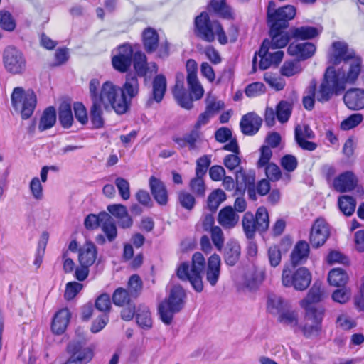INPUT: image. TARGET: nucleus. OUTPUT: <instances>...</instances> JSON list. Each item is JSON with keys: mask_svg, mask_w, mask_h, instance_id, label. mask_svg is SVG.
<instances>
[{"mask_svg": "<svg viewBox=\"0 0 364 364\" xmlns=\"http://www.w3.org/2000/svg\"><path fill=\"white\" fill-rule=\"evenodd\" d=\"M357 183L358 179L355 174L352 171H346L334 178L333 186L336 191L344 193L354 189Z\"/></svg>", "mask_w": 364, "mask_h": 364, "instance_id": "dca6fc26", "label": "nucleus"}, {"mask_svg": "<svg viewBox=\"0 0 364 364\" xmlns=\"http://www.w3.org/2000/svg\"><path fill=\"white\" fill-rule=\"evenodd\" d=\"M173 94L178 104L186 109H191L193 107V97L190 95H188L186 92L183 83L176 81V83L173 90Z\"/></svg>", "mask_w": 364, "mask_h": 364, "instance_id": "cd10ccee", "label": "nucleus"}, {"mask_svg": "<svg viewBox=\"0 0 364 364\" xmlns=\"http://www.w3.org/2000/svg\"><path fill=\"white\" fill-rule=\"evenodd\" d=\"M309 245L304 240L299 241L294 246L291 255L290 261L294 267L304 264L309 255Z\"/></svg>", "mask_w": 364, "mask_h": 364, "instance_id": "aec40b11", "label": "nucleus"}, {"mask_svg": "<svg viewBox=\"0 0 364 364\" xmlns=\"http://www.w3.org/2000/svg\"><path fill=\"white\" fill-rule=\"evenodd\" d=\"M209 10H212L222 18L228 19L232 18L230 9L226 5L223 0H212L209 5Z\"/></svg>", "mask_w": 364, "mask_h": 364, "instance_id": "49530a36", "label": "nucleus"}, {"mask_svg": "<svg viewBox=\"0 0 364 364\" xmlns=\"http://www.w3.org/2000/svg\"><path fill=\"white\" fill-rule=\"evenodd\" d=\"M291 104L287 101L279 102L276 108L277 119L281 123H285L289 120L291 114Z\"/></svg>", "mask_w": 364, "mask_h": 364, "instance_id": "3c124183", "label": "nucleus"}, {"mask_svg": "<svg viewBox=\"0 0 364 364\" xmlns=\"http://www.w3.org/2000/svg\"><path fill=\"white\" fill-rule=\"evenodd\" d=\"M186 137L190 150L198 149L200 144L204 141L202 133L196 128L186 134Z\"/></svg>", "mask_w": 364, "mask_h": 364, "instance_id": "5fc2aeb1", "label": "nucleus"}, {"mask_svg": "<svg viewBox=\"0 0 364 364\" xmlns=\"http://www.w3.org/2000/svg\"><path fill=\"white\" fill-rule=\"evenodd\" d=\"M269 50H272L269 48V41L264 40L261 46V48L258 53H255V57L252 60V68L253 71L255 72V65L257 60V56L259 57V68L261 70H266L271 65H274L271 60V55L269 54Z\"/></svg>", "mask_w": 364, "mask_h": 364, "instance_id": "393cba45", "label": "nucleus"}, {"mask_svg": "<svg viewBox=\"0 0 364 364\" xmlns=\"http://www.w3.org/2000/svg\"><path fill=\"white\" fill-rule=\"evenodd\" d=\"M194 33L201 40L211 43L218 37L222 45L228 43V37L222 25L215 20H211L206 12H202L196 16L194 21Z\"/></svg>", "mask_w": 364, "mask_h": 364, "instance_id": "7ed1b4c3", "label": "nucleus"}, {"mask_svg": "<svg viewBox=\"0 0 364 364\" xmlns=\"http://www.w3.org/2000/svg\"><path fill=\"white\" fill-rule=\"evenodd\" d=\"M240 217L231 206L222 208L218 215V223L225 229L235 228L239 222Z\"/></svg>", "mask_w": 364, "mask_h": 364, "instance_id": "6ab92c4d", "label": "nucleus"}, {"mask_svg": "<svg viewBox=\"0 0 364 364\" xmlns=\"http://www.w3.org/2000/svg\"><path fill=\"white\" fill-rule=\"evenodd\" d=\"M29 189L33 198L37 200H41L43 198V186L38 177L31 179L29 184Z\"/></svg>", "mask_w": 364, "mask_h": 364, "instance_id": "e2e57ef3", "label": "nucleus"}, {"mask_svg": "<svg viewBox=\"0 0 364 364\" xmlns=\"http://www.w3.org/2000/svg\"><path fill=\"white\" fill-rule=\"evenodd\" d=\"M265 90V86L262 82H256L248 85L245 92L247 97H255L264 94Z\"/></svg>", "mask_w": 364, "mask_h": 364, "instance_id": "774afa93", "label": "nucleus"}, {"mask_svg": "<svg viewBox=\"0 0 364 364\" xmlns=\"http://www.w3.org/2000/svg\"><path fill=\"white\" fill-rule=\"evenodd\" d=\"M323 298V291L320 284H314L309 291L306 297L300 301V306L305 309L306 312L308 309H318L311 306V304L318 303Z\"/></svg>", "mask_w": 364, "mask_h": 364, "instance_id": "bb28decb", "label": "nucleus"}, {"mask_svg": "<svg viewBox=\"0 0 364 364\" xmlns=\"http://www.w3.org/2000/svg\"><path fill=\"white\" fill-rule=\"evenodd\" d=\"M237 183L241 188H247L255 186V176L253 173L240 171L237 173Z\"/></svg>", "mask_w": 364, "mask_h": 364, "instance_id": "4d7b16f0", "label": "nucleus"}, {"mask_svg": "<svg viewBox=\"0 0 364 364\" xmlns=\"http://www.w3.org/2000/svg\"><path fill=\"white\" fill-rule=\"evenodd\" d=\"M97 258V248L91 242H87L78 250V260L80 265L90 267Z\"/></svg>", "mask_w": 364, "mask_h": 364, "instance_id": "b1692460", "label": "nucleus"}, {"mask_svg": "<svg viewBox=\"0 0 364 364\" xmlns=\"http://www.w3.org/2000/svg\"><path fill=\"white\" fill-rule=\"evenodd\" d=\"M11 100L13 108L21 114L23 119H28L32 116L37 103V97L33 91L25 92L22 87H15Z\"/></svg>", "mask_w": 364, "mask_h": 364, "instance_id": "39448f33", "label": "nucleus"}, {"mask_svg": "<svg viewBox=\"0 0 364 364\" xmlns=\"http://www.w3.org/2000/svg\"><path fill=\"white\" fill-rule=\"evenodd\" d=\"M287 28H277L273 31V28H269V48L272 50L282 48L285 47L290 41V34L287 31Z\"/></svg>", "mask_w": 364, "mask_h": 364, "instance_id": "5701e85b", "label": "nucleus"}, {"mask_svg": "<svg viewBox=\"0 0 364 364\" xmlns=\"http://www.w3.org/2000/svg\"><path fill=\"white\" fill-rule=\"evenodd\" d=\"M143 42L145 50L148 53H153L156 50L159 46V35L152 28H146L143 32Z\"/></svg>", "mask_w": 364, "mask_h": 364, "instance_id": "473e14b6", "label": "nucleus"}, {"mask_svg": "<svg viewBox=\"0 0 364 364\" xmlns=\"http://www.w3.org/2000/svg\"><path fill=\"white\" fill-rule=\"evenodd\" d=\"M205 261L200 252H196L192 257V264L187 262L181 264L176 270L177 277L182 281H188L193 288L200 292L203 289L201 274L204 270Z\"/></svg>", "mask_w": 364, "mask_h": 364, "instance_id": "20e7f679", "label": "nucleus"}, {"mask_svg": "<svg viewBox=\"0 0 364 364\" xmlns=\"http://www.w3.org/2000/svg\"><path fill=\"white\" fill-rule=\"evenodd\" d=\"M59 119L64 128L71 127L73 122L71 105L68 103L63 102L59 108Z\"/></svg>", "mask_w": 364, "mask_h": 364, "instance_id": "de8ad7c7", "label": "nucleus"}, {"mask_svg": "<svg viewBox=\"0 0 364 364\" xmlns=\"http://www.w3.org/2000/svg\"><path fill=\"white\" fill-rule=\"evenodd\" d=\"M149 187L156 201L160 205H166L168 202V193L164 183L159 178L151 176Z\"/></svg>", "mask_w": 364, "mask_h": 364, "instance_id": "4be33fe9", "label": "nucleus"}, {"mask_svg": "<svg viewBox=\"0 0 364 364\" xmlns=\"http://www.w3.org/2000/svg\"><path fill=\"white\" fill-rule=\"evenodd\" d=\"M330 236V228L323 218H318L313 223L309 242L313 248H318L323 246Z\"/></svg>", "mask_w": 364, "mask_h": 364, "instance_id": "f8f14e48", "label": "nucleus"}, {"mask_svg": "<svg viewBox=\"0 0 364 364\" xmlns=\"http://www.w3.org/2000/svg\"><path fill=\"white\" fill-rule=\"evenodd\" d=\"M254 216L257 231L259 232H266L269 226V214L267 209L264 207H259Z\"/></svg>", "mask_w": 364, "mask_h": 364, "instance_id": "79ce46f5", "label": "nucleus"}, {"mask_svg": "<svg viewBox=\"0 0 364 364\" xmlns=\"http://www.w3.org/2000/svg\"><path fill=\"white\" fill-rule=\"evenodd\" d=\"M205 176H197L190 181V188L196 194L203 196L205 191V186L203 180Z\"/></svg>", "mask_w": 364, "mask_h": 364, "instance_id": "052dcab7", "label": "nucleus"}, {"mask_svg": "<svg viewBox=\"0 0 364 364\" xmlns=\"http://www.w3.org/2000/svg\"><path fill=\"white\" fill-rule=\"evenodd\" d=\"M282 280L283 285L286 287H294L296 290L304 291L311 283V274L305 267H300L294 273L289 267H284Z\"/></svg>", "mask_w": 364, "mask_h": 364, "instance_id": "6e6552de", "label": "nucleus"}, {"mask_svg": "<svg viewBox=\"0 0 364 364\" xmlns=\"http://www.w3.org/2000/svg\"><path fill=\"white\" fill-rule=\"evenodd\" d=\"M278 321L283 325L289 326L296 331L299 327L298 312L295 310L284 309L279 314Z\"/></svg>", "mask_w": 364, "mask_h": 364, "instance_id": "e433bc0d", "label": "nucleus"}, {"mask_svg": "<svg viewBox=\"0 0 364 364\" xmlns=\"http://www.w3.org/2000/svg\"><path fill=\"white\" fill-rule=\"evenodd\" d=\"M275 3L269 1L267 8V23L273 31L277 28H287L289 22L296 15V9L293 6L287 5L275 9Z\"/></svg>", "mask_w": 364, "mask_h": 364, "instance_id": "0eeeda50", "label": "nucleus"}, {"mask_svg": "<svg viewBox=\"0 0 364 364\" xmlns=\"http://www.w3.org/2000/svg\"><path fill=\"white\" fill-rule=\"evenodd\" d=\"M166 90V80L162 75H156L153 80L152 99L160 102Z\"/></svg>", "mask_w": 364, "mask_h": 364, "instance_id": "2f4dec72", "label": "nucleus"}, {"mask_svg": "<svg viewBox=\"0 0 364 364\" xmlns=\"http://www.w3.org/2000/svg\"><path fill=\"white\" fill-rule=\"evenodd\" d=\"M346 105L350 109L360 110L364 108V90L353 88L348 90L343 96Z\"/></svg>", "mask_w": 364, "mask_h": 364, "instance_id": "a211bd4d", "label": "nucleus"}, {"mask_svg": "<svg viewBox=\"0 0 364 364\" xmlns=\"http://www.w3.org/2000/svg\"><path fill=\"white\" fill-rule=\"evenodd\" d=\"M220 257L217 254L211 255L208 260L206 280L211 286H215L220 275Z\"/></svg>", "mask_w": 364, "mask_h": 364, "instance_id": "412c9836", "label": "nucleus"}, {"mask_svg": "<svg viewBox=\"0 0 364 364\" xmlns=\"http://www.w3.org/2000/svg\"><path fill=\"white\" fill-rule=\"evenodd\" d=\"M240 256V246L236 241H229L225 247L224 259L229 266H234L239 260Z\"/></svg>", "mask_w": 364, "mask_h": 364, "instance_id": "c85d7f7f", "label": "nucleus"}, {"mask_svg": "<svg viewBox=\"0 0 364 364\" xmlns=\"http://www.w3.org/2000/svg\"><path fill=\"white\" fill-rule=\"evenodd\" d=\"M70 313L68 309L59 310L54 316L51 329L55 334L60 335L65 331L70 321Z\"/></svg>", "mask_w": 364, "mask_h": 364, "instance_id": "a878e982", "label": "nucleus"}, {"mask_svg": "<svg viewBox=\"0 0 364 364\" xmlns=\"http://www.w3.org/2000/svg\"><path fill=\"white\" fill-rule=\"evenodd\" d=\"M338 205L345 215L350 216L355 211L356 202L353 197L345 195L338 198Z\"/></svg>", "mask_w": 364, "mask_h": 364, "instance_id": "c03bdc74", "label": "nucleus"}, {"mask_svg": "<svg viewBox=\"0 0 364 364\" xmlns=\"http://www.w3.org/2000/svg\"><path fill=\"white\" fill-rule=\"evenodd\" d=\"M131 297L132 296L125 289L119 287L114 291L112 301L115 305L122 306L130 302Z\"/></svg>", "mask_w": 364, "mask_h": 364, "instance_id": "6e6d98bb", "label": "nucleus"}, {"mask_svg": "<svg viewBox=\"0 0 364 364\" xmlns=\"http://www.w3.org/2000/svg\"><path fill=\"white\" fill-rule=\"evenodd\" d=\"M136 318L138 325L144 329L152 326V320L149 309L146 306H140L136 311Z\"/></svg>", "mask_w": 364, "mask_h": 364, "instance_id": "58836bf2", "label": "nucleus"}, {"mask_svg": "<svg viewBox=\"0 0 364 364\" xmlns=\"http://www.w3.org/2000/svg\"><path fill=\"white\" fill-rule=\"evenodd\" d=\"M4 63L11 73L20 74L26 69V59L23 53L16 48L7 47L4 52Z\"/></svg>", "mask_w": 364, "mask_h": 364, "instance_id": "9d476101", "label": "nucleus"}, {"mask_svg": "<svg viewBox=\"0 0 364 364\" xmlns=\"http://www.w3.org/2000/svg\"><path fill=\"white\" fill-rule=\"evenodd\" d=\"M0 27L7 31H12L15 29V20L9 12L0 11Z\"/></svg>", "mask_w": 364, "mask_h": 364, "instance_id": "bf43d9fd", "label": "nucleus"}, {"mask_svg": "<svg viewBox=\"0 0 364 364\" xmlns=\"http://www.w3.org/2000/svg\"><path fill=\"white\" fill-rule=\"evenodd\" d=\"M225 199L226 195L223 191L220 189L215 190L208 196V207L211 211L214 212Z\"/></svg>", "mask_w": 364, "mask_h": 364, "instance_id": "603ef678", "label": "nucleus"}, {"mask_svg": "<svg viewBox=\"0 0 364 364\" xmlns=\"http://www.w3.org/2000/svg\"><path fill=\"white\" fill-rule=\"evenodd\" d=\"M267 257L271 267H277L282 260L280 248L277 245L270 246L267 250Z\"/></svg>", "mask_w": 364, "mask_h": 364, "instance_id": "680f3d73", "label": "nucleus"}, {"mask_svg": "<svg viewBox=\"0 0 364 364\" xmlns=\"http://www.w3.org/2000/svg\"><path fill=\"white\" fill-rule=\"evenodd\" d=\"M187 84L190 95L195 100H198L204 95V90L197 76H187Z\"/></svg>", "mask_w": 364, "mask_h": 364, "instance_id": "a19ab883", "label": "nucleus"}, {"mask_svg": "<svg viewBox=\"0 0 364 364\" xmlns=\"http://www.w3.org/2000/svg\"><path fill=\"white\" fill-rule=\"evenodd\" d=\"M287 304V302L279 296L270 294L268 296L267 309L272 314H280L285 309Z\"/></svg>", "mask_w": 364, "mask_h": 364, "instance_id": "a18cd8bd", "label": "nucleus"}, {"mask_svg": "<svg viewBox=\"0 0 364 364\" xmlns=\"http://www.w3.org/2000/svg\"><path fill=\"white\" fill-rule=\"evenodd\" d=\"M115 185L118 189L119 193L124 200L130 198V186L127 180L118 177L115 180Z\"/></svg>", "mask_w": 364, "mask_h": 364, "instance_id": "0e129e2a", "label": "nucleus"}, {"mask_svg": "<svg viewBox=\"0 0 364 364\" xmlns=\"http://www.w3.org/2000/svg\"><path fill=\"white\" fill-rule=\"evenodd\" d=\"M357 56L355 51L349 48L346 42L336 41L332 43L331 50L328 54V60L333 65H339L347 60Z\"/></svg>", "mask_w": 364, "mask_h": 364, "instance_id": "ddd939ff", "label": "nucleus"}, {"mask_svg": "<svg viewBox=\"0 0 364 364\" xmlns=\"http://www.w3.org/2000/svg\"><path fill=\"white\" fill-rule=\"evenodd\" d=\"M262 122V119L260 117L253 112H250L242 117L240 126L244 134L252 136L259 131Z\"/></svg>", "mask_w": 364, "mask_h": 364, "instance_id": "f3484780", "label": "nucleus"}, {"mask_svg": "<svg viewBox=\"0 0 364 364\" xmlns=\"http://www.w3.org/2000/svg\"><path fill=\"white\" fill-rule=\"evenodd\" d=\"M186 293L180 286H174L170 291L168 299L159 307L161 318L166 324H170L174 313L178 312L184 306Z\"/></svg>", "mask_w": 364, "mask_h": 364, "instance_id": "423d86ee", "label": "nucleus"}, {"mask_svg": "<svg viewBox=\"0 0 364 364\" xmlns=\"http://www.w3.org/2000/svg\"><path fill=\"white\" fill-rule=\"evenodd\" d=\"M363 119V116L360 113H355L350 115L341 123V128L343 130H349L355 128L360 124Z\"/></svg>", "mask_w": 364, "mask_h": 364, "instance_id": "13d9d810", "label": "nucleus"}, {"mask_svg": "<svg viewBox=\"0 0 364 364\" xmlns=\"http://www.w3.org/2000/svg\"><path fill=\"white\" fill-rule=\"evenodd\" d=\"M133 63L134 68L136 73L139 76H144L147 72V63L146 55L141 53L136 52L134 55L133 54Z\"/></svg>", "mask_w": 364, "mask_h": 364, "instance_id": "864d4df0", "label": "nucleus"}, {"mask_svg": "<svg viewBox=\"0 0 364 364\" xmlns=\"http://www.w3.org/2000/svg\"><path fill=\"white\" fill-rule=\"evenodd\" d=\"M264 279V272L257 269L250 270L245 274L243 285L250 290H255L262 282Z\"/></svg>", "mask_w": 364, "mask_h": 364, "instance_id": "c756f323", "label": "nucleus"}, {"mask_svg": "<svg viewBox=\"0 0 364 364\" xmlns=\"http://www.w3.org/2000/svg\"><path fill=\"white\" fill-rule=\"evenodd\" d=\"M103 110H105V107L95 102H92L90 108V119L95 128H101L104 124L102 118Z\"/></svg>", "mask_w": 364, "mask_h": 364, "instance_id": "09e8293b", "label": "nucleus"}, {"mask_svg": "<svg viewBox=\"0 0 364 364\" xmlns=\"http://www.w3.org/2000/svg\"><path fill=\"white\" fill-rule=\"evenodd\" d=\"M316 90V82L315 80H312L309 86L306 88L304 95L303 97V105L304 107L308 109L311 110L314 107L315 98L317 100Z\"/></svg>", "mask_w": 364, "mask_h": 364, "instance_id": "37998d69", "label": "nucleus"}, {"mask_svg": "<svg viewBox=\"0 0 364 364\" xmlns=\"http://www.w3.org/2000/svg\"><path fill=\"white\" fill-rule=\"evenodd\" d=\"M265 82L272 88L277 91L282 90L285 86L284 80L272 73H266L264 75Z\"/></svg>", "mask_w": 364, "mask_h": 364, "instance_id": "69168bd1", "label": "nucleus"}, {"mask_svg": "<svg viewBox=\"0 0 364 364\" xmlns=\"http://www.w3.org/2000/svg\"><path fill=\"white\" fill-rule=\"evenodd\" d=\"M315 134L307 124H298L295 127L294 138L298 146L303 150L312 151H314L318 145L317 144L309 141L308 139H313Z\"/></svg>", "mask_w": 364, "mask_h": 364, "instance_id": "4468645a", "label": "nucleus"}, {"mask_svg": "<svg viewBox=\"0 0 364 364\" xmlns=\"http://www.w3.org/2000/svg\"><path fill=\"white\" fill-rule=\"evenodd\" d=\"M211 240L215 247L220 251L224 245V235L222 229L219 226H215L209 231Z\"/></svg>", "mask_w": 364, "mask_h": 364, "instance_id": "338daca9", "label": "nucleus"}, {"mask_svg": "<svg viewBox=\"0 0 364 364\" xmlns=\"http://www.w3.org/2000/svg\"><path fill=\"white\" fill-rule=\"evenodd\" d=\"M336 70L328 67L319 87L317 100L320 102L328 101L331 97L344 92L347 84H354L361 73L362 60L359 56L350 58L341 63Z\"/></svg>", "mask_w": 364, "mask_h": 364, "instance_id": "f257e3e1", "label": "nucleus"}, {"mask_svg": "<svg viewBox=\"0 0 364 364\" xmlns=\"http://www.w3.org/2000/svg\"><path fill=\"white\" fill-rule=\"evenodd\" d=\"M348 279L346 272L341 268H335L328 273V281L331 285L335 287L344 286Z\"/></svg>", "mask_w": 364, "mask_h": 364, "instance_id": "ea45409f", "label": "nucleus"}, {"mask_svg": "<svg viewBox=\"0 0 364 364\" xmlns=\"http://www.w3.org/2000/svg\"><path fill=\"white\" fill-rule=\"evenodd\" d=\"M303 68L298 60H289L284 63L281 67V74L286 77H291L300 73Z\"/></svg>", "mask_w": 364, "mask_h": 364, "instance_id": "8fccbe9b", "label": "nucleus"}, {"mask_svg": "<svg viewBox=\"0 0 364 364\" xmlns=\"http://www.w3.org/2000/svg\"><path fill=\"white\" fill-rule=\"evenodd\" d=\"M289 55L299 60H305L311 58L316 52V46L310 42L291 43L287 48Z\"/></svg>", "mask_w": 364, "mask_h": 364, "instance_id": "2eb2a0df", "label": "nucleus"}, {"mask_svg": "<svg viewBox=\"0 0 364 364\" xmlns=\"http://www.w3.org/2000/svg\"><path fill=\"white\" fill-rule=\"evenodd\" d=\"M55 109L53 107H49L45 109L41 117L38 124V129L41 132L48 129L55 124Z\"/></svg>", "mask_w": 364, "mask_h": 364, "instance_id": "c9c22d12", "label": "nucleus"}, {"mask_svg": "<svg viewBox=\"0 0 364 364\" xmlns=\"http://www.w3.org/2000/svg\"><path fill=\"white\" fill-rule=\"evenodd\" d=\"M121 92L127 95V100L130 102V100L136 97L139 92V82L137 77L133 74H127L126 82L121 88Z\"/></svg>", "mask_w": 364, "mask_h": 364, "instance_id": "7c9ffc66", "label": "nucleus"}, {"mask_svg": "<svg viewBox=\"0 0 364 364\" xmlns=\"http://www.w3.org/2000/svg\"><path fill=\"white\" fill-rule=\"evenodd\" d=\"M89 92L92 102H95L105 110L113 109L117 114H124L129 107L126 95L121 88L110 81H106L102 85L98 79L93 78L89 83Z\"/></svg>", "mask_w": 364, "mask_h": 364, "instance_id": "f03ea898", "label": "nucleus"}, {"mask_svg": "<svg viewBox=\"0 0 364 364\" xmlns=\"http://www.w3.org/2000/svg\"><path fill=\"white\" fill-rule=\"evenodd\" d=\"M320 33L321 31L317 28L306 26L294 28L291 35L295 38L307 40L316 37Z\"/></svg>", "mask_w": 364, "mask_h": 364, "instance_id": "f704fd0d", "label": "nucleus"}, {"mask_svg": "<svg viewBox=\"0 0 364 364\" xmlns=\"http://www.w3.org/2000/svg\"><path fill=\"white\" fill-rule=\"evenodd\" d=\"M112 55L113 68L120 73H126L131 66L133 58V50L131 46L127 43L121 45L113 51Z\"/></svg>", "mask_w": 364, "mask_h": 364, "instance_id": "9b49d317", "label": "nucleus"}, {"mask_svg": "<svg viewBox=\"0 0 364 364\" xmlns=\"http://www.w3.org/2000/svg\"><path fill=\"white\" fill-rule=\"evenodd\" d=\"M242 225L245 236L250 240L253 239L257 230L254 215L250 212H246L243 215Z\"/></svg>", "mask_w": 364, "mask_h": 364, "instance_id": "72a5a7b5", "label": "nucleus"}, {"mask_svg": "<svg viewBox=\"0 0 364 364\" xmlns=\"http://www.w3.org/2000/svg\"><path fill=\"white\" fill-rule=\"evenodd\" d=\"M324 316V309H308L305 312L304 324L299 326L303 335L307 338H314L319 336L321 331V323Z\"/></svg>", "mask_w": 364, "mask_h": 364, "instance_id": "1a4fd4ad", "label": "nucleus"}, {"mask_svg": "<svg viewBox=\"0 0 364 364\" xmlns=\"http://www.w3.org/2000/svg\"><path fill=\"white\" fill-rule=\"evenodd\" d=\"M104 220L101 225L102 231L106 235L109 241H112L117 237V228L113 218L107 213H102V218Z\"/></svg>", "mask_w": 364, "mask_h": 364, "instance_id": "4c0bfd02", "label": "nucleus"}]
</instances>
